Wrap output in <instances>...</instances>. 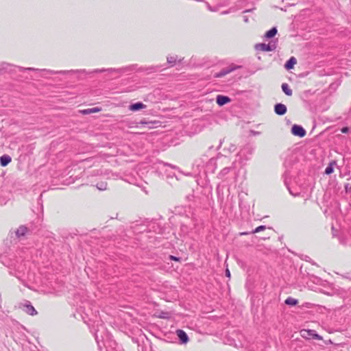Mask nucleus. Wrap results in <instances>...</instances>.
I'll return each instance as SVG.
<instances>
[{
	"label": "nucleus",
	"instance_id": "5701e85b",
	"mask_svg": "<svg viewBox=\"0 0 351 351\" xmlns=\"http://www.w3.org/2000/svg\"><path fill=\"white\" fill-rule=\"evenodd\" d=\"M226 276L228 278H230V270L228 269H226Z\"/></svg>",
	"mask_w": 351,
	"mask_h": 351
},
{
	"label": "nucleus",
	"instance_id": "473e14b6",
	"mask_svg": "<svg viewBox=\"0 0 351 351\" xmlns=\"http://www.w3.org/2000/svg\"><path fill=\"white\" fill-rule=\"evenodd\" d=\"M245 22H247V18H246V19H245Z\"/></svg>",
	"mask_w": 351,
	"mask_h": 351
},
{
	"label": "nucleus",
	"instance_id": "9d476101",
	"mask_svg": "<svg viewBox=\"0 0 351 351\" xmlns=\"http://www.w3.org/2000/svg\"><path fill=\"white\" fill-rule=\"evenodd\" d=\"M11 157L8 155H3L0 157V164L2 167H5L11 162Z\"/></svg>",
	"mask_w": 351,
	"mask_h": 351
},
{
	"label": "nucleus",
	"instance_id": "f8f14e48",
	"mask_svg": "<svg viewBox=\"0 0 351 351\" xmlns=\"http://www.w3.org/2000/svg\"><path fill=\"white\" fill-rule=\"evenodd\" d=\"M297 63V60L294 57H291L285 64V66L287 70L293 68L294 65Z\"/></svg>",
	"mask_w": 351,
	"mask_h": 351
},
{
	"label": "nucleus",
	"instance_id": "7c9ffc66",
	"mask_svg": "<svg viewBox=\"0 0 351 351\" xmlns=\"http://www.w3.org/2000/svg\"><path fill=\"white\" fill-rule=\"evenodd\" d=\"M104 346H106V348L108 347V346L106 345V342L104 343Z\"/></svg>",
	"mask_w": 351,
	"mask_h": 351
},
{
	"label": "nucleus",
	"instance_id": "b1692460",
	"mask_svg": "<svg viewBox=\"0 0 351 351\" xmlns=\"http://www.w3.org/2000/svg\"><path fill=\"white\" fill-rule=\"evenodd\" d=\"M341 132L343 133H347L348 132V128H342Z\"/></svg>",
	"mask_w": 351,
	"mask_h": 351
},
{
	"label": "nucleus",
	"instance_id": "a211bd4d",
	"mask_svg": "<svg viewBox=\"0 0 351 351\" xmlns=\"http://www.w3.org/2000/svg\"><path fill=\"white\" fill-rule=\"evenodd\" d=\"M336 165L335 161L331 162L325 169V173L329 175L333 172V165Z\"/></svg>",
	"mask_w": 351,
	"mask_h": 351
},
{
	"label": "nucleus",
	"instance_id": "393cba45",
	"mask_svg": "<svg viewBox=\"0 0 351 351\" xmlns=\"http://www.w3.org/2000/svg\"><path fill=\"white\" fill-rule=\"evenodd\" d=\"M95 339H96L97 342L99 343V337L98 334H97V333H96V335H95Z\"/></svg>",
	"mask_w": 351,
	"mask_h": 351
},
{
	"label": "nucleus",
	"instance_id": "cd10ccee",
	"mask_svg": "<svg viewBox=\"0 0 351 351\" xmlns=\"http://www.w3.org/2000/svg\"><path fill=\"white\" fill-rule=\"evenodd\" d=\"M105 71V70H99V71L96 70V71H95V72H98V71H99V72H103V71Z\"/></svg>",
	"mask_w": 351,
	"mask_h": 351
},
{
	"label": "nucleus",
	"instance_id": "2f4dec72",
	"mask_svg": "<svg viewBox=\"0 0 351 351\" xmlns=\"http://www.w3.org/2000/svg\"><path fill=\"white\" fill-rule=\"evenodd\" d=\"M109 71H112L113 70L112 69H108Z\"/></svg>",
	"mask_w": 351,
	"mask_h": 351
},
{
	"label": "nucleus",
	"instance_id": "4468645a",
	"mask_svg": "<svg viewBox=\"0 0 351 351\" xmlns=\"http://www.w3.org/2000/svg\"><path fill=\"white\" fill-rule=\"evenodd\" d=\"M27 231V228L25 226H20L16 231V234L18 237L24 236Z\"/></svg>",
	"mask_w": 351,
	"mask_h": 351
},
{
	"label": "nucleus",
	"instance_id": "f03ea898",
	"mask_svg": "<svg viewBox=\"0 0 351 351\" xmlns=\"http://www.w3.org/2000/svg\"><path fill=\"white\" fill-rule=\"evenodd\" d=\"M300 333L301 336L306 339H311L312 337L318 340L322 339V337L315 333V331L313 330H302Z\"/></svg>",
	"mask_w": 351,
	"mask_h": 351
},
{
	"label": "nucleus",
	"instance_id": "6e6552de",
	"mask_svg": "<svg viewBox=\"0 0 351 351\" xmlns=\"http://www.w3.org/2000/svg\"><path fill=\"white\" fill-rule=\"evenodd\" d=\"M236 67H230V68H226L223 70H221L220 72L217 73L215 74V77H222L225 76L226 75L230 73V72L233 71Z\"/></svg>",
	"mask_w": 351,
	"mask_h": 351
},
{
	"label": "nucleus",
	"instance_id": "412c9836",
	"mask_svg": "<svg viewBox=\"0 0 351 351\" xmlns=\"http://www.w3.org/2000/svg\"><path fill=\"white\" fill-rule=\"evenodd\" d=\"M265 226H260L258 227H257L254 231L253 232L254 233H256V232H259L262 230H264L265 229Z\"/></svg>",
	"mask_w": 351,
	"mask_h": 351
},
{
	"label": "nucleus",
	"instance_id": "c85d7f7f",
	"mask_svg": "<svg viewBox=\"0 0 351 351\" xmlns=\"http://www.w3.org/2000/svg\"><path fill=\"white\" fill-rule=\"evenodd\" d=\"M27 69H28V70H34V69H33V68H27Z\"/></svg>",
	"mask_w": 351,
	"mask_h": 351
},
{
	"label": "nucleus",
	"instance_id": "a878e982",
	"mask_svg": "<svg viewBox=\"0 0 351 351\" xmlns=\"http://www.w3.org/2000/svg\"><path fill=\"white\" fill-rule=\"evenodd\" d=\"M252 133L254 134V135H257V134H259L260 132H254V131H252Z\"/></svg>",
	"mask_w": 351,
	"mask_h": 351
},
{
	"label": "nucleus",
	"instance_id": "c756f323",
	"mask_svg": "<svg viewBox=\"0 0 351 351\" xmlns=\"http://www.w3.org/2000/svg\"><path fill=\"white\" fill-rule=\"evenodd\" d=\"M129 109L132 110V104L129 106Z\"/></svg>",
	"mask_w": 351,
	"mask_h": 351
},
{
	"label": "nucleus",
	"instance_id": "f257e3e1",
	"mask_svg": "<svg viewBox=\"0 0 351 351\" xmlns=\"http://www.w3.org/2000/svg\"><path fill=\"white\" fill-rule=\"evenodd\" d=\"M17 307L20 309H22L26 313L30 315H36L38 313L34 307L31 304L30 302L29 301L19 303Z\"/></svg>",
	"mask_w": 351,
	"mask_h": 351
},
{
	"label": "nucleus",
	"instance_id": "f3484780",
	"mask_svg": "<svg viewBox=\"0 0 351 351\" xmlns=\"http://www.w3.org/2000/svg\"><path fill=\"white\" fill-rule=\"evenodd\" d=\"M298 303V300L289 297L285 300V304L290 306H295Z\"/></svg>",
	"mask_w": 351,
	"mask_h": 351
},
{
	"label": "nucleus",
	"instance_id": "423d86ee",
	"mask_svg": "<svg viewBox=\"0 0 351 351\" xmlns=\"http://www.w3.org/2000/svg\"><path fill=\"white\" fill-rule=\"evenodd\" d=\"M176 334L179 337L180 340L183 343H186L189 341V338L186 333L182 330H177Z\"/></svg>",
	"mask_w": 351,
	"mask_h": 351
},
{
	"label": "nucleus",
	"instance_id": "2eb2a0df",
	"mask_svg": "<svg viewBox=\"0 0 351 351\" xmlns=\"http://www.w3.org/2000/svg\"><path fill=\"white\" fill-rule=\"evenodd\" d=\"M146 108V105L143 104L141 102H137L133 104V111H138Z\"/></svg>",
	"mask_w": 351,
	"mask_h": 351
},
{
	"label": "nucleus",
	"instance_id": "dca6fc26",
	"mask_svg": "<svg viewBox=\"0 0 351 351\" xmlns=\"http://www.w3.org/2000/svg\"><path fill=\"white\" fill-rule=\"evenodd\" d=\"M277 34V29L276 27L271 28L270 30L266 32L265 36L267 38L274 37Z\"/></svg>",
	"mask_w": 351,
	"mask_h": 351
},
{
	"label": "nucleus",
	"instance_id": "0eeeda50",
	"mask_svg": "<svg viewBox=\"0 0 351 351\" xmlns=\"http://www.w3.org/2000/svg\"><path fill=\"white\" fill-rule=\"evenodd\" d=\"M217 104L219 106H223L230 101V99L228 97L223 95H217L216 98Z\"/></svg>",
	"mask_w": 351,
	"mask_h": 351
},
{
	"label": "nucleus",
	"instance_id": "1a4fd4ad",
	"mask_svg": "<svg viewBox=\"0 0 351 351\" xmlns=\"http://www.w3.org/2000/svg\"><path fill=\"white\" fill-rule=\"evenodd\" d=\"M101 111V108L95 107L93 108H88L80 110V113L82 114H89L91 113H95Z\"/></svg>",
	"mask_w": 351,
	"mask_h": 351
},
{
	"label": "nucleus",
	"instance_id": "7ed1b4c3",
	"mask_svg": "<svg viewBox=\"0 0 351 351\" xmlns=\"http://www.w3.org/2000/svg\"><path fill=\"white\" fill-rule=\"evenodd\" d=\"M256 48L263 51H272L276 49V45L275 42H270L268 44H258L256 45Z\"/></svg>",
	"mask_w": 351,
	"mask_h": 351
},
{
	"label": "nucleus",
	"instance_id": "9b49d317",
	"mask_svg": "<svg viewBox=\"0 0 351 351\" xmlns=\"http://www.w3.org/2000/svg\"><path fill=\"white\" fill-rule=\"evenodd\" d=\"M159 123H160L159 121H141V124L147 125V128L149 129L157 128L158 126Z\"/></svg>",
	"mask_w": 351,
	"mask_h": 351
},
{
	"label": "nucleus",
	"instance_id": "6ab92c4d",
	"mask_svg": "<svg viewBox=\"0 0 351 351\" xmlns=\"http://www.w3.org/2000/svg\"><path fill=\"white\" fill-rule=\"evenodd\" d=\"M177 58L176 56H169L167 57V62L169 64H173L176 62Z\"/></svg>",
	"mask_w": 351,
	"mask_h": 351
},
{
	"label": "nucleus",
	"instance_id": "bb28decb",
	"mask_svg": "<svg viewBox=\"0 0 351 351\" xmlns=\"http://www.w3.org/2000/svg\"><path fill=\"white\" fill-rule=\"evenodd\" d=\"M171 258L173 259V260H176V261L178 260V258H177L175 256H171Z\"/></svg>",
	"mask_w": 351,
	"mask_h": 351
},
{
	"label": "nucleus",
	"instance_id": "aec40b11",
	"mask_svg": "<svg viewBox=\"0 0 351 351\" xmlns=\"http://www.w3.org/2000/svg\"><path fill=\"white\" fill-rule=\"evenodd\" d=\"M106 186H107L106 183L102 182V183H101L99 184H97V189L99 190L103 191V190H106Z\"/></svg>",
	"mask_w": 351,
	"mask_h": 351
},
{
	"label": "nucleus",
	"instance_id": "39448f33",
	"mask_svg": "<svg viewBox=\"0 0 351 351\" xmlns=\"http://www.w3.org/2000/svg\"><path fill=\"white\" fill-rule=\"evenodd\" d=\"M274 112L278 115H284L287 112V107L285 104H277L274 106Z\"/></svg>",
	"mask_w": 351,
	"mask_h": 351
},
{
	"label": "nucleus",
	"instance_id": "20e7f679",
	"mask_svg": "<svg viewBox=\"0 0 351 351\" xmlns=\"http://www.w3.org/2000/svg\"><path fill=\"white\" fill-rule=\"evenodd\" d=\"M291 132L293 135L303 137L306 135L305 130L300 125H293L291 128Z\"/></svg>",
	"mask_w": 351,
	"mask_h": 351
},
{
	"label": "nucleus",
	"instance_id": "ddd939ff",
	"mask_svg": "<svg viewBox=\"0 0 351 351\" xmlns=\"http://www.w3.org/2000/svg\"><path fill=\"white\" fill-rule=\"evenodd\" d=\"M282 90L285 93V95L287 96H291L292 95V90L289 88V86L287 83H283L282 84Z\"/></svg>",
	"mask_w": 351,
	"mask_h": 351
},
{
	"label": "nucleus",
	"instance_id": "4be33fe9",
	"mask_svg": "<svg viewBox=\"0 0 351 351\" xmlns=\"http://www.w3.org/2000/svg\"><path fill=\"white\" fill-rule=\"evenodd\" d=\"M167 315L168 314L167 313H162V315H160V317H161V318H168L169 316Z\"/></svg>",
	"mask_w": 351,
	"mask_h": 351
}]
</instances>
